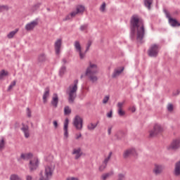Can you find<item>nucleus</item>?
Here are the masks:
<instances>
[{"instance_id":"obj_1","label":"nucleus","mask_w":180,"mask_h":180,"mask_svg":"<svg viewBox=\"0 0 180 180\" xmlns=\"http://www.w3.org/2000/svg\"><path fill=\"white\" fill-rule=\"evenodd\" d=\"M131 33L132 36H134V33L136 30V40L141 41L144 39V34H146V30L144 29V22L143 20L139 18V15H133L131 18Z\"/></svg>"},{"instance_id":"obj_2","label":"nucleus","mask_w":180,"mask_h":180,"mask_svg":"<svg viewBox=\"0 0 180 180\" xmlns=\"http://www.w3.org/2000/svg\"><path fill=\"white\" fill-rule=\"evenodd\" d=\"M78 91V79L74 81L73 84H70L67 89L66 94L68 95V101L69 103H74L77 98V91Z\"/></svg>"},{"instance_id":"obj_3","label":"nucleus","mask_w":180,"mask_h":180,"mask_svg":"<svg viewBox=\"0 0 180 180\" xmlns=\"http://www.w3.org/2000/svg\"><path fill=\"white\" fill-rule=\"evenodd\" d=\"M54 166L48 165L45 167L44 176H41L39 180H50L53 177V174H54Z\"/></svg>"},{"instance_id":"obj_4","label":"nucleus","mask_w":180,"mask_h":180,"mask_svg":"<svg viewBox=\"0 0 180 180\" xmlns=\"http://www.w3.org/2000/svg\"><path fill=\"white\" fill-rule=\"evenodd\" d=\"M164 131V128L159 123H155L153 125V128L150 131L149 136L150 137H155V136H158V134L162 133Z\"/></svg>"},{"instance_id":"obj_5","label":"nucleus","mask_w":180,"mask_h":180,"mask_svg":"<svg viewBox=\"0 0 180 180\" xmlns=\"http://www.w3.org/2000/svg\"><path fill=\"white\" fill-rule=\"evenodd\" d=\"M158 53H160V45L158 44H152L148 50V55L149 57H158Z\"/></svg>"},{"instance_id":"obj_6","label":"nucleus","mask_w":180,"mask_h":180,"mask_svg":"<svg viewBox=\"0 0 180 180\" xmlns=\"http://www.w3.org/2000/svg\"><path fill=\"white\" fill-rule=\"evenodd\" d=\"M40 164V161L39 160V158L35 157L30 160L29 162V168L30 172H33V171H36L37 168H39V165Z\"/></svg>"},{"instance_id":"obj_7","label":"nucleus","mask_w":180,"mask_h":180,"mask_svg":"<svg viewBox=\"0 0 180 180\" xmlns=\"http://www.w3.org/2000/svg\"><path fill=\"white\" fill-rule=\"evenodd\" d=\"M164 13L166 18L169 20V24L170 25V26H172V27H176L180 26V23L178 22V20H176V19L171 18V14L169 13V12H168V11L164 10Z\"/></svg>"},{"instance_id":"obj_8","label":"nucleus","mask_w":180,"mask_h":180,"mask_svg":"<svg viewBox=\"0 0 180 180\" xmlns=\"http://www.w3.org/2000/svg\"><path fill=\"white\" fill-rule=\"evenodd\" d=\"M92 74H98V65L90 62L89 67L86 70L85 75Z\"/></svg>"},{"instance_id":"obj_9","label":"nucleus","mask_w":180,"mask_h":180,"mask_svg":"<svg viewBox=\"0 0 180 180\" xmlns=\"http://www.w3.org/2000/svg\"><path fill=\"white\" fill-rule=\"evenodd\" d=\"M84 120L79 115H76L73 120V126L77 130H82Z\"/></svg>"},{"instance_id":"obj_10","label":"nucleus","mask_w":180,"mask_h":180,"mask_svg":"<svg viewBox=\"0 0 180 180\" xmlns=\"http://www.w3.org/2000/svg\"><path fill=\"white\" fill-rule=\"evenodd\" d=\"M180 148V138H176L175 139H173L172 143L168 147V150H176Z\"/></svg>"},{"instance_id":"obj_11","label":"nucleus","mask_w":180,"mask_h":180,"mask_svg":"<svg viewBox=\"0 0 180 180\" xmlns=\"http://www.w3.org/2000/svg\"><path fill=\"white\" fill-rule=\"evenodd\" d=\"M62 45H63V40H61V39H58L55 41L54 49H55V53L56 56H60V53H61Z\"/></svg>"},{"instance_id":"obj_12","label":"nucleus","mask_w":180,"mask_h":180,"mask_svg":"<svg viewBox=\"0 0 180 180\" xmlns=\"http://www.w3.org/2000/svg\"><path fill=\"white\" fill-rule=\"evenodd\" d=\"M74 46L76 49V51H77V53H79V54L80 59L83 60V58H85V54H86V53H85V52L82 53V48H81V44H79V42L78 41H75Z\"/></svg>"},{"instance_id":"obj_13","label":"nucleus","mask_w":180,"mask_h":180,"mask_svg":"<svg viewBox=\"0 0 180 180\" xmlns=\"http://www.w3.org/2000/svg\"><path fill=\"white\" fill-rule=\"evenodd\" d=\"M130 155H133L134 157H136L137 155V152L136 151L135 148H131L127 149L123 153L124 158H129Z\"/></svg>"},{"instance_id":"obj_14","label":"nucleus","mask_w":180,"mask_h":180,"mask_svg":"<svg viewBox=\"0 0 180 180\" xmlns=\"http://www.w3.org/2000/svg\"><path fill=\"white\" fill-rule=\"evenodd\" d=\"M82 149L81 148H76L72 150V155H75V160H79L82 157Z\"/></svg>"},{"instance_id":"obj_15","label":"nucleus","mask_w":180,"mask_h":180,"mask_svg":"<svg viewBox=\"0 0 180 180\" xmlns=\"http://www.w3.org/2000/svg\"><path fill=\"white\" fill-rule=\"evenodd\" d=\"M51 105L55 109L58 107V95L57 94H54L52 100L51 101Z\"/></svg>"},{"instance_id":"obj_16","label":"nucleus","mask_w":180,"mask_h":180,"mask_svg":"<svg viewBox=\"0 0 180 180\" xmlns=\"http://www.w3.org/2000/svg\"><path fill=\"white\" fill-rule=\"evenodd\" d=\"M37 25L38 22L36 20L29 22L25 25V30H27V32H30V30H33V29H34V27H36Z\"/></svg>"},{"instance_id":"obj_17","label":"nucleus","mask_w":180,"mask_h":180,"mask_svg":"<svg viewBox=\"0 0 180 180\" xmlns=\"http://www.w3.org/2000/svg\"><path fill=\"white\" fill-rule=\"evenodd\" d=\"M164 171V166L161 165H155V167L153 169V173L155 175H160V174L162 173Z\"/></svg>"},{"instance_id":"obj_18","label":"nucleus","mask_w":180,"mask_h":180,"mask_svg":"<svg viewBox=\"0 0 180 180\" xmlns=\"http://www.w3.org/2000/svg\"><path fill=\"white\" fill-rule=\"evenodd\" d=\"M70 123V120L68 118H66L64 122V127H63V131H64V136L66 139L68 138V124Z\"/></svg>"},{"instance_id":"obj_19","label":"nucleus","mask_w":180,"mask_h":180,"mask_svg":"<svg viewBox=\"0 0 180 180\" xmlns=\"http://www.w3.org/2000/svg\"><path fill=\"white\" fill-rule=\"evenodd\" d=\"M21 130L24 133L25 139H29L30 137V134L29 133V126L22 124Z\"/></svg>"},{"instance_id":"obj_20","label":"nucleus","mask_w":180,"mask_h":180,"mask_svg":"<svg viewBox=\"0 0 180 180\" xmlns=\"http://www.w3.org/2000/svg\"><path fill=\"white\" fill-rule=\"evenodd\" d=\"M123 71H124V68H120L118 69H115L114 72H112V77L117 78V77H119V75H120V74H122Z\"/></svg>"},{"instance_id":"obj_21","label":"nucleus","mask_w":180,"mask_h":180,"mask_svg":"<svg viewBox=\"0 0 180 180\" xmlns=\"http://www.w3.org/2000/svg\"><path fill=\"white\" fill-rule=\"evenodd\" d=\"M46 60H47V56H46V53H42L38 55V57H37L38 63L41 64L43 63H45Z\"/></svg>"},{"instance_id":"obj_22","label":"nucleus","mask_w":180,"mask_h":180,"mask_svg":"<svg viewBox=\"0 0 180 180\" xmlns=\"http://www.w3.org/2000/svg\"><path fill=\"white\" fill-rule=\"evenodd\" d=\"M174 175L180 176V160L175 164Z\"/></svg>"},{"instance_id":"obj_23","label":"nucleus","mask_w":180,"mask_h":180,"mask_svg":"<svg viewBox=\"0 0 180 180\" xmlns=\"http://www.w3.org/2000/svg\"><path fill=\"white\" fill-rule=\"evenodd\" d=\"M49 96H50V88L46 87L45 89V91H44V95H43V102H44V103H47V98H49Z\"/></svg>"},{"instance_id":"obj_24","label":"nucleus","mask_w":180,"mask_h":180,"mask_svg":"<svg viewBox=\"0 0 180 180\" xmlns=\"http://www.w3.org/2000/svg\"><path fill=\"white\" fill-rule=\"evenodd\" d=\"M84 11H85V6L82 5H78L76 7V11H73V13H76V15H78V13H84Z\"/></svg>"},{"instance_id":"obj_25","label":"nucleus","mask_w":180,"mask_h":180,"mask_svg":"<svg viewBox=\"0 0 180 180\" xmlns=\"http://www.w3.org/2000/svg\"><path fill=\"white\" fill-rule=\"evenodd\" d=\"M33 158V153H22L20 155V158L22 160H30V158Z\"/></svg>"},{"instance_id":"obj_26","label":"nucleus","mask_w":180,"mask_h":180,"mask_svg":"<svg viewBox=\"0 0 180 180\" xmlns=\"http://www.w3.org/2000/svg\"><path fill=\"white\" fill-rule=\"evenodd\" d=\"M88 77L89 79L93 83L95 84L98 81V77L95 74L86 75Z\"/></svg>"},{"instance_id":"obj_27","label":"nucleus","mask_w":180,"mask_h":180,"mask_svg":"<svg viewBox=\"0 0 180 180\" xmlns=\"http://www.w3.org/2000/svg\"><path fill=\"white\" fill-rule=\"evenodd\" d=\"M65 72H67V67H65V65H63L59 70V77H64Z\"/></svg>"},{"instance_id":"obj_28","label":"nucleus","mask_w":180,"mask_h":180,"mask_svg":"<svg viewBox=\"0 0 180 180\" xmlns=\"http://www.w3.org/2000/svg\"><path fill=\"white\" fill-rule=\"evenodd\" d=\"M144 5L150 11L151 9V5H153V0H144Z\"/></svg>"},{"instance_id":"obj_29","label":"nucleus","mask_w":180,"mask_h":180,"mask_svg":"<svg viewBox=\"0 0 180 180\" xmlns=\"http://www.w3.org/2000/svg\"><path fill=\"white\" fill-rule=\"evenodd\" d=\"M18 32H19V30H18V29H15L14 31L10 32L7 34L8 39H13V37H15V34H16V33H18Z\"/></svg>"},{"instance_id":"obj_30","label":"nucleus","mask_w":180,"mask_h":180,"mask_svg":"<svg viewBox=\"0 0 180 180\" xmlns=\"http://www.w3.org/2000/svg\"><path fill=\"white\" fill-rule=\"evenodd\" d=\"M75 16H77V13H73L72 11V13L68 14L63 20H71V19L72 18H75Z\"/></svg>"},{"instance_id":"obj_31","label":"nucleus","mask_w":180,"mask_h":180,"mask_svg":"<svg viewBox=\"0 0 180 180\" xmlns=\"http://www.w3.org/2000/svg\"><path fill=\"white\" fill-rule=\"evenodd\" d=\"M8 75V71H5V70H2L0 71V79H4V77H6Z\"/></svg>"},{"instance_id":"obj_32","label":"nucleus","mask_w":180,"mask_h":180,"mask_svg":"<svg viewBox=\"0 0 180 180\" xmlns=\"http://www.w3.org/2000/svg\"><path fill=\"white\" fill-rule=\"evenodd\" d=\"M40 6H41V3H37L34 6H32L31 10L32 11V12H35V11H37V9L40 8Z\"/></svg>"},{"instance_id":"obj_33","label":"nucleus","mask_w":180,"mask_h":180,"mask_svg":"<svg viewBox=\"0 0 180 180\" xmlns=\"http://www.w3.org/2000/svg\"><path fill=\"white\" fill-rule=\"evenodd\" d=\"M98 124L90 123L87 125L88 130H95Z\"/></svg>"},{"instance_id":"obj_34","label":"nucleus","mask_w":180,"mask_h":180,"mask_svg":"<svg viewBox=\"0 0 180 180\" xmlns=\"http://www.w3.org/2000/svg\"><path fill=\"white\" fill-rule=\"evenodd\" d=\"M71 113V108H70V106L67 105L64 108V115L65 116L70 115Z\"/></svg>"},{"instance_id":"obj_35","label":"nucleus","mask_w":180,"mask_h":180,"mask_svg":"<svg viewBox=\"0 0 180 180\" xmlns=\"http://www.w3.org/2000/svg\"><path fill=\"white\" fill-rule=\"evenodd\" d=\"M111 158H112V152H110L108 154V156L104 159L103 163L108 165V162H109Z\"/></svg>"},{"instance_id":"obj_36","label":"nucleus","mask_w":180,"mask_h":180,"mask_svg":"<svg viewBox=\"0 0 180 180\" xmlns=\"http://www.w3.org/2000/svg\"><path fill=\"white\" fill-rule=\"evenodd\" d=\"M10 180H22V178L18 174H11L10 176Z\"/></svg>"},{"instance_id":"obj_37","label":"nucleus","mask_w":180,"mask_h":180,"mask_svg":"<svg viewBox=\"0 0 180 180\" xmlns=\"http://www.w3.org/2000/svg\"><path fill=\"white\" fill-rule=\"evenodd\" d=\"M15 85H16V80H13V81L11 83V84L9 85V86H8V89H7L8 92H10V91L12 90L13 88V86H15Z\"/></svg>"},{"instance_id":"obj_38","label":"nucleus","mask_w":180,"mask_h":180,"mask_svg":"<svg viewBox=\"0 0 180 180\" xmlns=\"http://www.w3.org/2000/svg\"><path fill=\"white\" fill-rule=\"evenodd\" d=\"M9 7L6 5H0V12H4V11H8Z\"/></svg>"},{"instance_id":"obj_39","label":"nucleus","mask_w":180,"mask_h":180,"mask_svg":"<svg viewBox=\"0 0 180 180\" xmlns=\"http://www.w3.org/2000/svg\"><path fill=\"white\" fill-rule=\"evenodd\" d=\"M167 109L168 112H172L174 110V105L172 103L167 104Z\"/></svg>"},{"instance_id":"obj_40","label":"nucleus","mask_w":180,"mask_h":180,"mask_svg":"<svg viewBox=\"0 0 180 180\" xmlns=\"http://www.w3.org/2000/svg\"><path fill=\"white\" fill-rule=\"evenodd\" d=\"M106 167H108V165L103 162L102 165L99 167V171H101V172L102 171H105Z\"/></svg>"},{"instance_id":"obj_41","label":"nucleus","mask_w":180,"mask_h":180,"mask_svg":"<svg viewBox=\"0 0 180 180\" xmlns=\"http://www.w3.org/2000/svg\"><path fill=\"white\" fill-rule=\"evenodd\" d=\"M5 147V139L4 138L1 139L0 141V151Z\"/></svg>"},{"instance_id":"obj_42","label":"nucleus","mask_w":180,"mask_h":180,"mask_svg":"<svg viewBox=\"0 0 180 180\" xmlns=\"http://www.w3.org/2000/svg\"><path fill=\"white\" fill-rule=\"evenodd\" d=\"M105 9H106V3H103L100 7V11L105 12Z\"/></svg>"},{"instance_id":"obj_43","label":"nucleus","mask_w":180,"mask_h":180,"mask_svg":"<svg viewBox=\"0 0 180 180\" xmlns=\"http://www.w3.org/2000/svg\"><path fill=\"white\" fill-rule=\"evenodd\" d=\"M86 29H88V24H84L80 26V30L82 32H84V30H86Z\"/></svg>"},{"instance_id":"obj_44","label":"nucleus","mask_w":180,"mask_h":180,"mask_svg":"<svg viewBox=\"0 0 180 180\" xmlns=\"http://www.w3.org/2000/svg\"><path fill=\"white\" fill-rule=\"evenodd\" d=\"M123 105H124V101L123 102H119L117 104V106L118 108V110H122V108H123Z\"/></svg>"},{"instance_id":"obj_45","label":"nucleus","mask_w":180,"mask_h":180,"mask_svg":"<svg viewBox=\"0 0 180 180\" xmlns=\"http://www.w3.org/2000/svg\"><path fill=\"white\" fill-rule=\"evenodd\" d=\"M117 113L120 116H124V115H126V112H124V110H123V109L122 110H118Z\"/></svg>"},{"instance_id":"obj_46","label":"nucleus","mask_w":180,"mask_h":180,"mask_svg":"<svg viewBox=\"0 0 180 180\" xmlns=\"http://www.w3.org/2000/svg\"><path fill=\"white\" fill-rule=\"evenodd\" d=\"M91 46H92V41H89L88 43H87V46H86L85 53H86L89 51V47H91Z\"/></svg>"},{"instance_id":"obj_47","label":"nucleus","mask_w":180,"mask_h":180,"mask_svg":"<svg viewBox=\"0 0 180 180\" xmlns=\"http://www.w3.org/2000/svg\"><path fill=\"white\" fill-rule=\"evenodd\" d=\"M27 116L32 117V111H30V108H27Z\"/></svg>"},{"instance_id":"obj_48","label":"nucleus","mask_w":180,"mask_h":180,"mask_svg":"<svg viewBox=\"0 0 180 180\" xmlns=\"http://www.w3.org/2000/svg\"><path fill=\"white\" fill-rule=\"evenodd\" d=\"M108 101H109V96H105L103 99V103H108Z\"/></svg>"},{"instance_id":"obj_49","label":"nucleus","mask_w":180,"mask_h":180,"mask_svg":"<svg viewBox=\"0 0 180 180\" xmlns=\"http://www.w3.org/2000/svg\"><path fill=\"white\" fill-rule=\"evenodd\" d=\"M112 113L113 112L111 110L109 112L107 113V117H109V118L112 117Z\"/></svg>"},{"instance_id":"obj_50","label":"nucleus","mask_w":180,"mask_h":180,"mask_svg":"<svg viewBox=\"0 0 180 180\" xmlns=\"http://www.w3.org/2000/svg\"><path fill=\"white\" fill-rule=\"evenodd\" d=\"M115 173L113 172V171L109 172L108 173H105V175H107V176L109 178V176H112V175H113Z\"/></svg>"},{"instance_id":"obj_51","label":"nucleus","mask_w":180,"mask_h":180,"mask_svg":"<svg viewBox=\"0 0 180 180\" xmlns=\"http://www.w3.org/2000/svg\"><path fill=\"white\" fill-rule=\"evenodd\" d=\"M108 175L106 174H102V176H101V179L102 180H106V179H108Z\"/></svg>"},{"instance_id":"obj_52","label":"nucleus","mask_w":180,"mask_h":180,"mask_svg":"<svg viewBox=\"0 0 180 180\" xmlns=\"http://www.w3.org/2000/svg\"><path fill=\"white\" fill-rule=\"evenodd\" d=\"M180 94L179 90H176V91L173 92V96H178V95Z\"/></svg>"},{"instance_id":"obj_53","label":"nucleus","mask_w":180,"mask_h":180,"mask_svg":"<svg viewBox=\"0 0 180 180\" xmlns=\"http://www.w3.org/2000/svg\"><path fill=\"white\" fill-rule=\"evenodd\" d=\"M53 124L55 129H57V127H58V122H57L56 120L53 121Z\"/></svg>"},{"instance_id":"obj_54","label":"nucleus","mask_w":180,"mask_h":180,"mask_svg":"<svg viewBox=\"0 0 180 180\" xmlns=\"http://www.w3.org/2000/svg\"><path fill=\"white\" fill-rule=\"evenodd\" d=\"M66 180H79V179L77 177H68Z\"/></svg>"},{"instance_id":"obj_55","label":"nucleus","mask_w":180,"mask_h":180,"mask_svg":"<svg viewBox=\"0 0 180 180\" xmlns=\"http://www.w3.org/2000/svg\"><path fill=\"white\" fill-rule=\"evenodd\" d=\"M25 179L26 180H33V177L30 175H27Z\"/></svg>"},{"instance_id":"obj_56","label":"nucleus","mask_w":180,"mask_h":180,"mask_svg":"<svg viewBox=\"0 0 180 180\" xmlns=\"http://www.w3.org/2000/svg\"><path fill=\"white\" fill-rule=\"evenodd\" d=\"M82 135L81 134H79V135L78 134H76V140H78L79 139H80V137H82Z\"/></svg>"},{"instance_id":"obj_57","label":"nucleus","mask_w":180,"mask_h":180,"mask_svg":"<svg viewBox=\"0 0 180 180\" xmlns=\"http://www.w3.org/2000/svg\"><path fill=\"white\" fill-rule=\"evenodd\" d=\"M62 63H63V64H67V59L63 58V59L62 60Z\"/></svg>"},{"instance_id":"obj_58","label":"nucleus","mask_w":180,"mask_h":180,"mask_svg":"<svg viewBox=\"0 0 180 180\" xmlns=\"http://www.w3.org/2000/svg\"><path fill=\"white\" fill-rule=\"evenodd\" d=\"M131 110L132 112H136V107H132V108H131Z\"/></svg>"},{"instance_id":"obj_59","label":"nucleus","mask_w":180,"mask_h":180,"mask_svg":"<svg viewBox=\"0 0 180 180\" xmlns=\"http://www.w3.org/2000/svg\"><path fill=\"white\" fill-rule=\"evenodd\" d=\"M108 134H110L112 133V128H108Z\"/></svg>"},{"instance_id":"obj_60","label":"nucleus","mask_w":180,"mask_h":180,"mask_svg":"<svg viewBox=\"0 0 180 180\" xmlns=\"http://www.w3.org/2000/svg\"><path fill=\"white\" fill-rule=\"evenodd\" d=\"M80 78H81V79L84 78V75H82L81 77H80Z\"/></svg>"},{"instance_id":"obj_61","label":"nucleus","mask_w":180,"mask_h":180,"mask_svg":"<svg viewBox=\"0 0 180 180\" xmlns=\"http://www.w3.org/2000/svg\"><path fill=\"white\" fill-rule=\"evenodd\" d=\"M47 9V11H48V12H50V8H46Z\"/></svg>"}]
</instances>
